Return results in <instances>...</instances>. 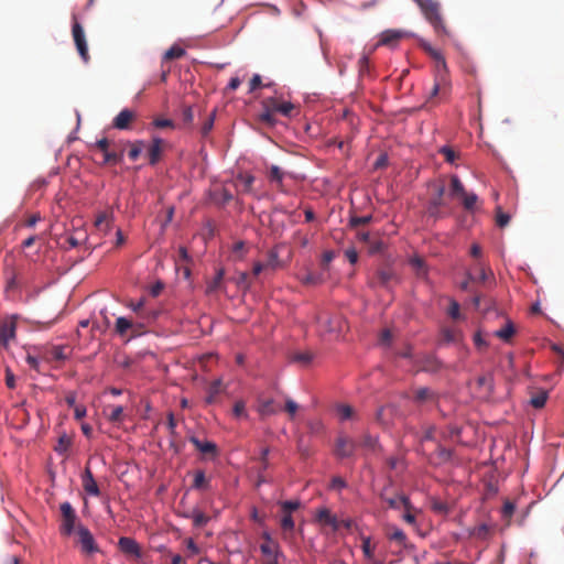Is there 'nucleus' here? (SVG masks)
<instances>
[{
  "mask_svg": "<svg viewBox=\"0 0 564 564\" xmlns=\"http://www.w3.org/2000/svg\"><path fill=\"white\" fill-rule=\"evenodd\" d=\"M380 497L389 508L403 510L401 514L403 521L409 524L416 523L415 514L417 509L411 503L410 498L405 494L395 491L392 486H387L383 488Z\"/></svg>",
  "mask_w": 564,
  "mask_h": 564,
  "instance_id": "obj_1",
  "label": "nucleus"
},
{
  "mask_svg": "<svg viewBox=\"0 0 564 564\" xmlns=\"http://www.w3.org/2000/svg\"><path fill=\"white\" fill-rule=\"evenodd\" d=\"M421 9L426 21L432 25L435 34L440 39L451 36V32L442 14V6L438 0H414Z\"/></svg>",
  "mask_w": 564,
  "mask_h": 564,
  "instance_id": "obj_2",
  "label": "nucleus"
},
{
  "mask_svg": "<svg viewBox=\"0 0 564 564\" xmlns=\"http://www.w3.org/2000/svg\"><path fill=\"white\" fill-rule=\"evenodd\" d=\"M314 521L322 529H328L333 533L339 532L343 529L349 530L351 527L350 519H340L326 507L316 510Z\"/></svg>",
  "mask_w": 564,
  "mask_h": 564,
  "instance_id": "obj_3",
  "label": "nucleus"
},
{
  "mask_svg": "<svg viewBox=\"0 0 564 564\" xmlns=\"http://www.w3.org/2000/svg\"><path fill=\"white\" fill-rule=\"evenodd\" d=\"M62 513L61 533L63 535H70L75 530L77 514L68 501H65L59 507Z\"/></svg>",
  "mask_w": 564,
  "mask_h": 564,
  "instance_id": "obj_4",
  "label": "nucleus"
},
{
  "mask_svg": "<svg viewBox=\"0 0 564 564\" xmlns=\"http://www.w3.org/2000/svg\"><path fill=\"white\" fill-rule=\"evenodd\" d=\"M281 102L282 101L275 97L264 98L261 102L262 112L259 115L260 120L267 126H274L276 122L274 113L279 112Z\"/></svg>",
  "mask_w": 564,
  "mask_h": 564,
  "instance_id": "obj_5",
  "label": "nucleus"
},
{
  "mask_svg": "<svg viewBox=\"0 0 564 564\" xmlns=\"http://www.w3.org/2000/svg\"><path fill=\"white\" fill-rule=\"evenodd\" d=\"M17 322L14 317H8L0 322V346L8 347L9 341L15 337Z\"/></svg>",
  "mask_w": 564,
  "mask_h": 564,
  "instance_id": "obj_6",
  "label": "nucleus"
},
{
  "mask_svg": "<svg viewBox=\"0 0 564 564\" xmlns=\"http://www.w3.org/2000/svg\"><path fill=\"white\" fill-rule=\"evenodd\" d=\"M78 542L80 544L82 551L85 553H95L98 551V546L95 542V539L90 531L84 527H77Z\"/></svg>",
  "mask_w": 564,
  "mask_h": 564,
  "instance_id": "obj_7",
  "label": "nucleus"
},
{
  "mask_svg": "<svg viewBox=\"0 0 564 564\" xmlns=\"http://www.w3.org/2000/svg\"><path fill=\"white\" fill-rule=\"evenodd\" d=\"M73 37L76 44L77 51L83 58L84 62H88V46L85 37L84 30L78 22H75L73 25Z\"/></svg>",
  "mask_w": 564,
  "mask_h": 564,
  "instance_id": "obj_8",
  "label": "nucleus"
},
{
  "mask_svg": "<svg viewBox=\"0 0 564 564\" xmlns=\"http://www.w3.org/2000/svg\"><path fill=\"white\" fill-rule=\"evenodd\" d=\"M118 547L123 554L134 558H140L142 555L139 544L132 538L121 536L118 541Z\"/></svg>",
  "mask_w": 564,
  "mask_h": 564,
  "instance_id": "obj_9",
  "label": "nucleus"
},
{
  "mask_svg": "<svg viewBox=\"0 0 564 564\" xmlns=\"http://www.w3.org/2000/svg\"><path fill=\"white\" fill-rule=\"evenodd\" d=\"M189 442L207 457L215 458L218 455V447L214 442L202 441L194 435L189 437Z\"/></svg>",
  "mask_w": 564,
  "mask_h": 564,
  "instance_id": "obj_10",
  "label": "nucleus"
},
{
  "mask_svg": "<svg viewBox=\"0 0 564 564\" xmlns=\"http://www.w3.org/2000/svg\"><path fill=\"white\" fill-rule=\"evenodd\" d=\"M82 486L87 495L93 497L100 496V489L94 478L93 471L88 466H86L82 475Z\"/></svg>",
  "mask_w": 564,
  "mask_h": 564,
  "instance_id": "obj_11",
  "label": "nucleus"
},
{
  "mask_svg": "<svg viewBox=\"0 0 564 564\" xmlns=\"http://www.w3.org/2000/svg\"><path fill=\"white\" fill-rule=\"evenodd\" d=\"M164 141L161 138H153L151 144L147 149L149 163L155 165L161 160L163 153Z\"/></svg>",
  "mask_w": 564,
  "mask_h": 564,
  "instance_id": "obj_12",
  "label": "nucleus"
},
{
  "mask_svg": "<svg viewBox=\"0 0 564 564\" xmlns=\"http://www.w3.org/2000/svg\"><path fill=\"white\" fill-rule=\"evenodd\" d=\"M134 111L130 109H122L113 119L112 126L119 130H127L135 119Z\"/></svg>",
  "mask_w": 564,
  "mask_h": 564,
  "instance_id": "obj_13",
  "label": "nucleus"
},
{
  "mask_svg": "<svg viewBox=\"0 0 564 564\" xmlns=\"http://www.w3.org/2000/svg\"><path fill=\"white\" fill-rule=\"evenodd\" d=\"M429 187L432 193L427 204L442 207L444 205L445 184L443 182L435 181L431 182Z\"/></svg>",
  "mask_w": 564,
  "mask_h": 564,
  "instance_id": "obj_14",
  "label": "nucleus"
},
{
  "mask_svg": "<svg viewBox=\"0 0 564 564\" xmlns=\"http://www.w3.org/2000/svg\"><path fill=\"white\" fill-rule=\"evenodd\" d=\"M286 173L283 172L279 166L276 165H271L269 167V172H268V178L271 183H274L276 185V188L282 192V193H285L286 192V188L283 184V180L285 177Z\"/></svg>",
  "mask_w": 564,
  "mask_h": 564,
  "instance_id": "obj_15",
  "label": "nucleus"
},
{
  "mask_svg": "<svg viewBox=\"0 0 564 564\" xmlns=\"http://www.w3.org/2000/svg\"><path fill=\"white\" fill-rule=\"evenodd\" d=\"M406 36V32L401 30H386L381 33L379 43L382 45H394L397 44L401 39Z\"/></svg>",
  "mask_w": 564,
  "mask_h": 564,
  "instance_id": "obj_16",
  "label": "nucleus"
},
{
  "mask_svg": "<svg viewBox=\"0 0 564 564\" xmlns=\"http://www.w3.org/2000/svg\"><path fill=\"white\" fill-rule=\"evenodd\" d=\"M421 47L431 58L436 62L438 68L446 70L445 57L440 50L434 48L429 42L425 41L421 43Z\"/></svg>",
  "mask_w": 564,
  "mask_h": 564,
  "instance_id": "obj_17",
  "label": "nucleus"
},
{
  "mask_svg": "<svg viewBox=\"0 0 564 564\" xmlns=\"http://www.w3.org/2000/svg\"><path fill=\"white\" fill-rule=\"evenodd\" d=\"M387 536L390 542L394 543L398 551L405 549L408 546V538L405 533L399 528H392L387 532Z\"/></svg>",
  "mask_w": 564,
  "mask_h": 564,
  "instance_id": "obj_18",
  "label": "nucleus"
},
{
  "mask_svg": "<svg viewBox=\"0 0 564 564\" xmlns=\"http://www.w3.org/2000/svg\"><path fill=\"white\" fill-rule=\"evenodd\" d=\"M279 247L275 246L268 251L265 267L271 270H278L284 267V263L280 259Z\"/></svg>",
  "mask_w": 564,
  "mask_h": 564,
  "instance_id": "obj_19",
  "label": "nucleus"
},
{
  "mask_svg": "<svg viewBox=\"0 0 564 564\" xmlns=\"http://www.w3.org/2000/svg\"><path fill=\"white\" fill-rule=\"evenodd\" d=\"M192 488L195 490H209L210 489V480L206 478L204 470L198 469L194 473V480L192 484Z\"/></svg>",
  "mask_w": 564,
  "mask_h": 564,
  "instance_id": "obj_20",
  "label": "nucleus"
},
{
  "mask_svg": "<svg viewBox=\"0 0 564 564\" xmlns=\"http://www.w3.org/2000/svg\"><path fill=\"white\" fill-rule=\"evenodd\" d=\"M352 453V443L346 437H339L336 443L335 454L338 457H348Z\"/></svg>",
  "mask_w": 564,
  "mask_h": 564,
  "instance_id": "obj_21",
  "label": "nucleus"
},
{
  "mask_svg": "<svg viewBox=\"0 0 564 564\" xmlns=\"http://www.w3.org/2000/svg\"><path fill=\"white\" fill-rule=\"evenodd\" d=\"M111 218H112L111 213H108V212L99 213L95 219V227L100 231L107 232L111 226Z\"/></svg>",
  "mask_w": 564,
  "mask_h": 564,
  "instance_id": "obj_22",
  "label": "nucleus"
},
{
  "mask_svg": "<svg viewBox=\"0 0 564 564\" xmlns=\"http://www.w3.org/2000/svg\"><path fill=\"white\" fill-rule=\"evenodd\" d=\"M516 333L514 325L511 321H507L503 327L495 332V335L501 340L509 343Z\"/></svg>",
  "mask_w": 564,
  "mask_h": 564,
  "instance_id": "obj_23",
  "label": "nucleus"
},
{
  "mask_svg": "<svg viewBox=\"0 0 564 564\" xmlns=\"http://www.w3.org/2000/svg\"><path fill=\"white\" fill-rule=\"evenodd\" d=\"M414 401L417 404L435 401V393L429 388H419L414 392Z\"/></svg>",
  "mask_w": 564,
  "mask_h": 564,
  "instance_id": "obj_24",
  "label": "nucleus"
},
{
  "mask_svg": "<svg viewBox=\"0 0 564 564\" xmlns=\"http://www.w3.org/2000/svg\"><path fill=\"white\" fill-rule=\"evenodd\" d=\"M47 356L52 360L62 361L68 358L67 346H52L47 351Z\"/></svg>",
  "mask_w": 564,
  "mask_h": 564,
  "instance_id": "obj_25",
  "label": "nucleus"
},
{
  "mask_svg": "<svg viewBox=\"0 0 564 564\" xmlns=\"http://www.w3.org/2000/svg\"><path fill=\"white\" fill-rule=\"evenodd\" d=\"M261 553L270 560H275L280 555V547L276 542L262 543L260 545Z\"/></svg>",
  "mask_w": 564,
  "mask_h": 564,
  "instance_id": "obj_26",
  "label": "nucleus"
},
{
  "mask_svg": "<svg viewBox=\"0 0 564 564\" xmlns=\"http://www.w3.org/2000/svg\"><path fill=\"white\" fill-rule=\"evenodd\" d=\"M185 50L182 48L181 46H177V45H173L171 46L163 55V58H162V67H164V63L165 62H169V61H172V59H177V58H181L185 55Z\"/></svg>",
  "mask_w": 564,
  "mask_h": 564,
  "instance_id": "obj_27",
  "label": "nucleus"
},
{
  "mask_svg": "<svg viewBox=\"0 0 564 564\" xmlns=\"http://www.w3.org/2000/svg\"><path fill=\"white\" fill-rule=\"evenodd\" d=\"M221 392V380L217 379L213 381L208 388L207 397L205 402L207 404H213L216 401L217 395Z\"/></svg>",
  "mask_w": 564,
  "mask_h": 564,
  "instance_id": "obj_28",
  "label": "nucleus"
},
{
  "mask_svg": "<svg viewBox=\"0 0 564 564\" xmlns=\"http://www.w3.org/2000/svg\"><path fill=\"white\" fill-rule=\"evenodd\" d=\"M466 194L465 187L458 176L453 175L451 177V196L453 197H463Z\"/></svg>",
  "mask_w": 564,
  "mask_h": 564,
  "instance_id": "obj_29",
  "label": "nucleus"
},
{
  "mask_svg": "<svg viewBox=\"0 0 564 564\" xmlns=\"http://www.w3.org/2000/svg\"><path fill=\"white\" fill-rule=\"evenodd\" d=\"M127 144L130 145L128 156L131 161H135L140 156L143 149L145 148V143L142 140H138L134 142L127 141Z\"/></svg>",
  "mask_w": 564,
  "mask_h": 564,
  "instance_id": "obj_30",
  "label": "nucleus"
},
{
  "mask_svg": "<svg viewBox=\"0 0 564 564\" xmlns=\"http://www.w3.org/2000/svg\"><path fill=\"white\" fill-rule=\"evenodd\" d=\"M225 276V270L223 268L218 269L214 279L207 285V293H214L221 286L223 279Z\"/></svg>",
  "mask_w": 564,
  "mask_h": 564,
  "instance_id": "obj_31",
  "label": "nucleus"
},
{
  "mask_svg": "<svg viewBox=\"0 0 564 564\" xmlns=\"http://www.w3.org/2000/svg\"><path fill=\"white\" fill-rule=\"evenodd\" d=\"M464 208L468 212H473L476 208L478 196L475 193H467L460 197Z\"/></svg>",
  "mask_w": 564,
  "mask_h": 564,
  "instance_id": "obj_32",
  "label": "nucleus"
},
{
  "mask_svg": "<svg viewBox=\"0 0 564 564\" xmlns=\"http://www.w3.org/2000/svg\"><path fill=\"white\" fill-rule=\"evenodd\" d=\"M254 177L250 174H239L237 177V185L242 187L243 192H250Z\"/></svg>",
  "mask_w": 564,
  "mask_h": 564,
  "instance_id": "obj_33",
  "label": "nucleus"
},
{
  "mask_svg": "<svg viewBox=\"0 0 564 564\" xmlns=\"http://www.w3.org/2000/svg\"><path fill=\"white\" fill-rule=\"evenodd\" d=\"M109 410L107 417L111 423H119L123 420V408L121 405L109 406Z\"/></svg>",
  "mask_w": 564,
  "mask_h": 564,
  "instance_id": "obj_34",
  "label": "nucleus"
},
{
  "mask_svg": "<svg viewBox=\"0 0 564 564\" xmlns=\"http://www.w3.org/2000/svg\"><path fill=\"white\" fill-rule=\"evenodd\" d=\"M361 549H362L364 555L367 560H369L371 562H376L375 556H373L375 545L372 544V542L369 538L362 539Z\"/></svg>",
  "mask_w": 564,
  "mask_h": 564,
  "instance_id": "obj_35",
  "label": "nucleus"
},
{
  "mask_svg": "<svg viewBox=\"0 0 564 564\" xmlns=\"http://www.w3.org/2000/svg\"><path fill=\"white\" fill-rule=\"evenodd\" d=\"M214 199L219 204H227L232 199V194L225 187H221L219 191H215Z\"/></svg>",
  "mask_w": 564,
  "mask_h": 564,
  "instance_id": "obj_36",
  "label": "nucleus"
},
{
  "mask_svg": "<svg viewBox=\"0 0 564 564\" xmlns=\"http://www.w3.org/2000/svg\"><path fill=\"white\" fill-rule=\"evenodd\" d=\"M410 264L415 270V272L419 276H424L426 274L425 263L422 258H420V257L411 258Z\"/></svg>",
  "mask_w": 564,
  "mask_h": 564,
  "instance_id": "obj_37",
  "label": "nucleus"
},
{
  "mask_svg": "<svg viewBox=\"0 0 564 564\" xmlns=\"http://www.w3.org/2000/svg\"><path fill=\"white\" fill-rule=\"evenodd\" d=\"M547 400L546 391H540L535 395H533L530 400V404L535 409H542Z\"/></svg>",
  "mask_w": 564,
  "mask_h": 564,
  "instance_id": "obj_38",
  "label": "nucleus"
},
{
  "mask_svg": "<svg viewBox=\"0 0 564 564\" xmlns=\"http://www.w3.org/2000/svg\"><path fill=\"white\" fill-rule=\"evenodd\" d=\"M322 276L313 272H306L303 276H301V282L304 285H317L322 283Z\"/></svg>",
  "mask_w": 564,
  "mask_h": 564,
  "instance_id": "obj_39",
  "label": "nucleus"
},
{
  "mask_svg": "<svg viewBox=\"0 0 564 564\" xmlns=\"http://www.w3.org/2000/svg\"><path fill=\"white\" fill-rule=\"evenodd\" d=\"M438 152L444 156L445 161L451 164L458 158V153L448 145L442 147Z\"/></svg>",
  "mask_w": 564,
  "mask_h": 564,
  "instance_id": "obj_40",
  "label": "nucleus"
},
{
  "mask_svg": "<svg viewBox=\"0 0 564 564\" xmlns=\"http://www.w3.org/2000/svg\"><path fill=\"white\" fill-rule=\"evenodd\" d=\"M122 162V154H117V151L108 150L104 153V164H119Z\"/></svg>",
  "mask_w": 564,
  "mask_h": 564,
  "instance_id": "obj_41",
  "label": "nucleus"
},
{
  "mask_svg": "<svg viewBox=\"0 0 564 564\" xmlns=\"http://www.w3.org/2000/svg\"><path fill=\"white\" fill-rule=\"evenodd\" d=\"M132 324L126 317H118L116 321V332L119 335H124L129 328H131Z\"/></svg>",
  "mask_w": 564,
  "mask_h": 564,
  "instance_id": "obj_42",
  "label": "nucleus"
},
{
  "mask_svg": "<svg viewBox=\"0 0 564 564\" xmlns=\"http://www.w3.org/2000/svg\"><path fill=\"white\" fill-rule=\"evenodd\" d=\"M336 411L340 421L349 420L352 416V409L350 405H337Z\"/></svg>",
  "mask_w": 564,
  "mask_h": 564,
  "instance_id": "obj_43",
  "label": "nucleus"
},
{
  "mask_svg": "<svg viewBox=\"0 0 564 564\" xmlns=\"http://www.w3.org/2000/svg\"><path fill=\"white\" fill-rule=\"evenodd\" d=\"M514 510H516V505L510 500H506L502 506V510H501L502 518L509 522L511 517L514 513Z\"/></svg>",
  "mask_w": 564,
  "mask_h": 564,
  "instance_id": "obj_44",
  "label": "nucleus"
},
{
  "mask_svg": "<svg viewBox=\"0 0 564 564\" xmlns=\"http://www.w3.org/2000/svg\"><path fill=\"white\" fill-rule=\"evenodd\" d=\"M435 455H436L437 463H445L451 459L452 451L447 449L445 447L438 446Z\"/></svg>",
  "mask_w": 564,
  "mask_h": 564,
  "instance_id": "obj_45",
  "label": "nucleus"
},
{
  "mask_svg": "<svg viewBox=\"0 0 564 564\" xmlns=\"http://www.w3.org/2000/svg\"><path fill=\"white\" fill-rule=\"evenodd\" d=\"M347 487V482L345 481V479L340 476H334L330 480V484H329V489L332 490H335V491H340L341 489L346 488Z\"/></svg>",
  "mask_w": 564,
  "mask_h": 564,
  "instance_id": "obj_46",
  "label": "nucleus"
},
{
  "mask_svg": "<svg viewBox=\"0 0 564 564\" xmlns=\"http://www.w3.org/2000/svg\"><path fill=\"white\" fill-rule=\"evenodd\" d=\"M245 253H246L245 242L243 241H237L232 246V256H234V258L237 259V260H241V259H243Z\"/></svg>",
  "mask_w": 564,
  "mask_h": 564,
  "instance_id": "obj_47",
  "label": "nucleus"
},
{
  "mask_svg": "<svg viewBox=\"0 0 564 564\" xmlns=\"http://www.w3.org/2000/svg\"><path fill=\"white\" fill-rule=\"evenodd\" d=\"M300 501L299 500H288L281 502V508L284 513L291 514L293 511L297 510L300 508Z\"/></svg>",
  "mask_w": 564,
  "mask_h": 564,
  "instance_id": "obj_48",
  "label": "nucleus"
},
{
  "mask_svg": "<svg viewBox=\"0 0 564 564\" xmlns=\"http://www.w3.org/2000/svg\"><path fill=\"white\" fill-rule=\"evenodd\" d=\"M489 533H490V528L487 524H485V523L478 525L473 531V535L474 536H476L477 539H482V540L487 539Z\"/></svg>",
  "mask_w": 564,
  "mask_h": 564,
  "instance_id": "obj_49",
  "label": "nucleus"
},
{
  "mask_svg": "<svg viewBox=\"0 0 564 564\" xmlns=\"http://www.w3.org/2000/svg\"><path fill=\"white\" fill-rule=\"evenodd\" d=\"M307 426L310 432L314 435H319L324 432V424L319 420L310 421Z\"/></svg>",
  "mask_w": 564,
  "mask_h": 564,
  "instance_id": "obj_50",
  "label": "nucleus"
},
{
  "mask_svg": "<svg viewBox=\"0 0 564 564\" xmlns=\"http://www.w3.org/2000/svg\"><path fill=\"white\" fill-rule=\"evenodd\" d=\"M295 527L294 520L291 514L284 513L283 518L281 519V528L284 531H293Z\"/></svg>",
  "mask_w": 564,
  "mask_h": 564,
  "instance_id": "obj_51",
  "label": "nucleus"
},
{
  "mask_svg": "<svg viewBox=\"0 0 564 564\" xmlns=\"http://www.w3.org/2000/svg\"><path fill=\"white\" fill-rule=\"evenodd\" d=\"M182 120L184 124L189 126L193 123L194 120V112L191 106H185L182 109Z\"/></svg>",
  "mask_w": 564,
  "mask_h": 564,
  "instance_id": "obj_52",
  "label": "nucleus"
},
{
  "mask_svg": "<svg viewBox=\"0 0 564 564\" xmlns=\"http://www.w3.org/2000/svg\"><path fill=\"white\" fill-rule=\"evenodd\" d=\"M370 75L369 70V61L367 56H362L359 59V77L364 78L365 76Z\"/></svg>",
  "mask_w": 564,
  "mask_h": 564,
  "instance_id": "obj_53",
  "label": "nucleus"
},
{
  "mask_svg": "<svg viewBox=\"0 0 564 564\" xmlns=\"http://www.w3.org/2000/svg\"><path fill=\"white\" fill-rule=\"evenodd\" d=\"M393 278H394V273L390 269L381 270L378 273V279H379L380 283H382L383 285H387Z\"/></svg>",
  "mask_w": 564,
  "mask_h": 564,
  "instance_id": "obj_54",
  "label": "nucleus"
},
{
  "mask_svg": "<svg viewBox=\"0 0 564 564\" xmlns=\"http://www.w3.org/2000/svg\"><path fill=\"white\" fill-rule=\"evenodd\" d=\"M313 359V355L308 351L297 352L293 356V360L303 365H308Z\"/></svg>",
  "mask_w": 564,
  "mask_h": 564,
  "instance_id": "obj_55",
  "label": "nucleus"
},
{
  "mask_svg": "<svg viewBox=\"0 0 564 564\" xmlns=\"http://www.w3.org/2000/svg\"><path fill=\"white\" fill-rule=\"evenodd\" d=\"M497 225L499 227H505L510 221V216L501 210L500 207L497 208V217H496Z\"/></svg>",
  "mask_w": 564,
  "mask_h": 564,
  "instance_id": "obj_56",
  "label": "nucleus"
},
{
  "mask_svg": "<svg viewBox=\"0 0 564 564\" xmlns=\"http://www.w3.org/2000/svg\"><path fill=\"white\" fill-rule=\"evenodd\" d=\"M459 310L460 306L458 302H456L455 300H451L447 313L453 319H458L460 317Z\"/></svg>",
  "mask_w": 564,
  "mask_h": 564,
  "instance_id": "obj_57",
  "label": "nucleus"
},
{
  "mask_svg": "<svg viewBox=\"0 0 564 564\" xmlns=\"http://www.w3.org/2000/svg\"><path fill=\"white\" fill-rule=\"evenodd\" d=\"M260 413L262 415H271L275 413V409L273 406V400H267L260 405Z\"/></svg>",
  "mask_w": 564,
  "mask_h": 564,
  "instance_id": "obj_58",
  "label": "nucleus"
},
{
  "mask_svg": "<svg viewBox=\"0 0 564 564\" xmlns=\"http://www.w3.org/2000/svg\"><path fill=\"white\" fill-rule=\"evenodd\" d=\"M293 109H294V105L292 102L282 101L281 106L279 108V113H281L284 117H291Z\"/></svg>",
  "mask_w": 564,
  "mask_h": 564,
  "instance_id": "obj_59",
  "label": "nucleus"
},
{
  "mask_svg": "<svg viewBox=\"0 0 564 564\" xmlns=\"http://www.w3.org/2000/svg\"><path fill=\"white\" fill-rule=\"evenodd\" d=\"M234 415L236 417H242V416H247V413H246V404L243 401H237L234 405Z\"/></svg>",
  "mask_w": 564,
  "mask_h": 564,
  "instance_id": "obj_60",
  "label": "nucleus"
},
{
  "mask_svg": "<svg viewBox=\"0 0 564 564\" xmlns=\"http://www.w3.org/2000/svg\"><path fill=\"white\" fill-rule=\"evenodd\" d=\"M336 253L335 251L333 250H326L323 252L322 254V261H321V264L324 269L327 268V265L333 261V259L335 258Z\"/></svg>",
  "mask_w": 564,
  "mask_h": 564,
  "instance_id": "obj_61",
  "label": "nucleus"
},
{
  "mask_svg": "<svg viewBox=\"0 0 564 564\" xmlns=\"http://www.w3.org/2000/svg\"><path fill=\"white\" fill-rule=\"evenodd\" d=\"M153 124L155 128H159V129L174 128V122L170 119H164V118H156L153 121Z\"/></svg>",
  "mask_w": 564,
  "mask_h": 564,
  "instance_id": "obj_62",
  "label": "nucleus"
},
{
  "mask_svg": "<svg viewBox=\"0 0 564 564\" xmlns=\"http://www.w3.org/2000/svg\"><path fill=\"white\" fill-rule=\"evenodd\" d=\"M426 214L434 219H438L443 216L442 213L440 212V206L432 204L426 205Z\"/></svg>",
  "mask_w": 564,
  "mask_h": 564,
  "instance_id": "obj_63",
  "label": "nucleus"
},
{
  "mask_svg": "<svg viewBox=\"0 0 564 564\" xmlns=\"http://www.w3.org/2000/svg\"><path fill=\"white\" fill-rule=\"evenodd\" d=\"M208 518L203 512H196L193 516V522L195 527H203L207 523Z\"/></svg>",
  "mask_w": 564,
  "mask_h": 564,
  "instance_id": "obj_64",
  "label": "nucleus"
}]
</instances>
